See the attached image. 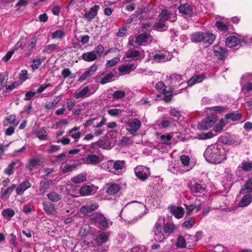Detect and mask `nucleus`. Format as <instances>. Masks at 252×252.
<instances>
[{
	"instance_id": "nucleus-1",
	"label": "nucleus",
	"mask_w": 252,
	"mask_h": 252,
	"mask_svg": "<svg viewBox=\"0 0 252 252\" xmlns=\"http://www.w3.org/2000/svg\"><path fill=\"white\" fill-rule=\"evenodd\" d=\"M204 157L209 163L219 164L226 159V154L222 146L218 144L208 146L204 152Z\"/></svg>"
},
{
	"instance_id": "nucleus-2",
	"label": "nucleus",
	"mask_w": 252,
	"mask_h": 252,
	"mask_svg": "<svg viewBox=\"0 0 252 252\" xmlns=\"http://www.w3.org/2000/svg\"><path fill=\"white\" fill-rule=\"evenodd\" d=\"M106 119L103 117L97 116L95 118H90L86 121L85 123L83 124L82 126L85 128V132H90L92 131V128H94V135L99 136L103 134L104 130L102 129L97 130L96 128H100L106 125Z\"/></svg>"
},
{
	"instance_id": "nucleus-3",
	"label": "nucleus",
	"mask_w": 252,
	"mask_h": 252,
	"mask_svg": "<svg viewBox=\"0 0 252 252\" xmlns=\"http://www.w3.org/2000/svg\"><path fill=\"white\" fill-rule=\"evenodd\" d=\"M90 221L91 224H94L96 227L102 230H105L108 228L109 225L112 224L101 213H96L91 215Z\"/></svg>"
},
{
	"instance_id": "nucleus-4",
	"label": "nucleus",
	"mask_w": 252,
	"mask_h": 252,
	"mask_svg": "<svg viewBox=\"0 0 252 252\" xmlns=\"http://www.w3.org/2000/svg\"><path fill=\"white\" fill-rule=\"evenodd\" d=\"M155 240L158 242H162L168 237L165 232H164L163 226L161 222L158 221L153 228Z\"/></svg>"
},
{
	"instance_id": "nucleus-5",
	"label": "nucleus",
	"mask_w": 252,
	"mask_h": 252,
	"mask_svg": "<svg viewBox=\"0 0 252 252\" xmlns=\"http://www.w3.org/2000/svg\"><path fill=\"white\" fill-rule=\"evenodd\" d=\"M108 166H113L109 169V171L113 173L116 175H119L123 172V169L126 167V162L124 160H116L113 161L112 160L108 161L107 162Z\"/></svg>"
},
{
	"instance_id": "nucleus-6",
	"label": "nucleus",
	"mask_w": 252,
	"mask_h": 252,
	"mask_svg": "<svg viewBox=\"0 0 252 252\" xmlns=\"http://www.w3.org/2000/svg\"><path fill=\"white\" fill-rule=\"evenodd\" d=\"M215 27L217 28V31L219 32H222V34L230 32L232 26H231L224 18L217 20L215 22Z\"/></svg>"
},
{
	"instance_id": "nucleus-7",
	"label": "nucleus",
	"mask_w": 252,
	"mask_h": 252,
	"mask_svg": "<svg viewBox=\"0 0 252 252\" xmlns=\"http://www.w3.org/2000/svg\"><path fill=\"white\" fill-rule=\"evenodd\" d=\"M216 122V118L214 116H207L202 122L198 123L197 128L199 130H207L213 126Z\"/></svg>"
},
{
	"instance_id": "nucleus-8",
	"label": "nucleus",
	"mask_w": 252,
	"mask_h": 252,
	"mask_svg": "<svg viewBox=\"0 0 252 252\" xmlns=\"http://www.w3.org/2000/svg\"><path fill=\"white\" fill-rule=\"evenodd\" d=\"M114 76V74L111 71L106 74L104 72H102L98 73L94 79L96 82H99L100 84L104 85L113 81V78Z\"/></svg>"
},
{
	"instance_id": "nucleus-9",
	"label": "nucleus",
	"mask_w": 252,
	"mask_h": 252,
	"mask_svg": "<svg viewBox=\"0 0 252 252\" xmlns=\"http://www.w3.org/2000/svg\"><path fill=\"white\" fill-rule=\"evenodd\" d=\"M134 173L137 178L142 181L147 179L150 174L149 169L141 165H138L135 168Z\"/></svg>"
},
{
	"instance_id": "nucleus-10",
	"label": "nucleus",
	"mask_w": 252,
	"mask_h": 252,
	"mask_svg": "<svg viewBox=\"0 0 252 252\" xmlns=\"http://www.w3.org/2000/svg\"><path fill=\"white\" fill-rule=\"evenodd\" d=\"M213 51L214 56L219 60H224L228 56V50L218 44L214 46Z\"/></svg>"
},
{
	"instance_id": "nucleus-11",
	"label": "nucleus",
	"mask_w": 252,
	"mask_h": 252,
	"mask_svg": "<svg viewBox=\"0 0 252 252\" xmlns=\"http://www.w3.org/2000/svg\"><path fill=\"white\" fill-rule=\"evenodd\" d=\"M190 191L192 193H203L205 191L206 185L202 181L199 182L193 181L189 185Z\"/></svg>"
},
{
	"instance_id": "nucleus-12",
	"label": "nucleus",
	"mask_w": 252,
	"mask_h": 252,
	"mask_svg": "<svg viewBox=\"0 0 252 252\" xmlns=\"http://www.w3.org/2000/svg\"><path fill=\"white\" fill-rule=\"evenodd\" d=\"M150 36V34L146 32L140 33L136 36L134 42L138 45H146L151 41Z\"/></svg>"
},
{
	"instance_id": "nucleus-13",
	"label": "nucleus",
	"mask_w": 252,
	"mask_h": 252,
	"mask_svg": "<svg viewBox=\"0 0 252 252\" xmlns=\"http://www.w3.org/2000/svg\"><path fill=\"white\" fill-rule=\"evenodd\" d=\"M100 8L99 5H95L92 7L89 11H87L83 16L88 22H91L97 15L98 11Z\"/></svg>"
},
{
	"instance_id": "nucleus-14",
	"label": "nucleus",
	"mask_w": 252,
	"mask_h": 252,
	"mask_svg": "<svg viewBox=\"0 0 252 252\" xmlns=\"http://www.w3.org/2000/svg\"><path fill=\"white\" fill-rule=\"evenodd\" d=\"M90 91L89 86H85L82 90L76 91L74 94V97L76 99H79L89 96L95 92V90L93 92H90Z\"/></svg>"
},
{
	"instance_id": "nucleus-15",
	"label": "nucleus",
	"mask_w": 252,
	"mask_h": 252,
	"mask_svg": "<svg viewBox=\"0 0 252 252\" xmlns=\"http://www.w3.org/2000/svg\"><path fill=\"white\" fill-rule=\"evenodd\" d=\"M43 208L48 215L55 216L57 213L54 204L49 201L43 202Z\"/></svg>"
},
{
	"instance_id": "nucleus-16",
	"label": "nucleus",
	"mask_w": 252,
	"mask_h": 252,
	"mask_svg": "<svg viewBox=\"0 0 252 252\" xmlns=\"http://www.w3.org/2000/svg\"><path fill=\"white\" fill-rule=\"evenodd\" d=\"M216 37V35L212 33L203 32L202 42L206 47H208L214 43Z\"/></svg>"
},
{
	"instance_id": "nucleus-17",
	"label": "nucleus",
	"mask_w": 252,
	"mask_h": 252,
	"mask_svg": "<svg viewBox=\"0 0 252 252\" xmlns=\"http://www.w3.org/2000/svg\"><path fill=\"white\" fill-rule=\"evenodd\" d=\"M31 187V184L30 183L29 181L27 179L24 182L20 183L19 186L16 188V192L17 195H22L24 191L30 188Z\"/></svg>"
},
{
	"instance_id": "nucleus-18",
	"label": "nucleus",
	"mask_w": 252,
	"mask_h": 252,
	"mask_svg": "<svg viewBox=\"0 0 252 252\" xmlns=\"http://www.w3.org/2000/svg\"><path fill=\"white\" fill-rule=\"evenodd\" d=\"M241 41V38L239 39L236 36L231 35L226 39L225 45L228 47L233 48L238 45Z\"/></svg>"
},
{
	"instance_id": "nucleus-19",
	"label": "nucleus",
	"mask_w": 252,
	"mask_h": 252,
	"mask_svg": "<svg viewBox=\"0 0 252 252\" xmlns=\"http://www.w3.org/2000/svg\"><path fill=\"white\" fill-rule=\"evenodd\" d=\"M102 161V159L98 156L94 154H88L85 159L87 164L96 165Z\"/></svg>"
},
{
	"instance_id": "nucleus-20",
	"label": "nucleus",
	"mask_w": 252,
	"mask_h": 252,
	"mask_svg": "<svg viewBox=\"0 0 252 252\" xmlns=\"http://www.w3.org/2000/svg\"><path fill=\"white\" fill-rule=\"evenodd\" d=\"M109 236V232H100L97 235L94 240L97 245L100 246L108 241Z\"/></svg>"
},
{
	"instance_id": "nucleus-21",
	"label": "nucleus",
	"mask_w": 252,
	"mask_h": 252,
	"mask_svg": "<svg viewBox=\"0 0 252 252\" xmlns=\"http://www.w3.org/2000/svg\"><path fill=\"white\" fill-rule=\"evenodd\" d=\"M53 184V181L51 180L45 179L41 181L39 183V190L42 194H44L50 187Z\"/></svg>"
},
{
	"instance_id": "nucleus-22",
	"label": "nucleus",
	"mask_w": 252,
	"mask_h": 252,
	"mask_svg": "<svg viewBox=\"0 0 252 252\" xmlns=\"http://www.w3.org/2000/svg\"><path fill=\"white\" fill-rule=\"evenodd\" d=\"M98 207V205L95 204L82 206L80 208V212L84 215L89 216L93 211L96 209Z\"/></svg>"
},
{
	"instance_id": "nucleus-23",
	"label": "nucleus",
	"mask_w": 252,
	"mask_h": 252,
	"mask_svg": "<svg viewBox=\"0 0 252 252\" xmlns=\"http://www.w3.org/2000/svg\"><path fill=\"white\" fill-rule=\"evenodd\" d=\"M179 12L183 15H190L192 13V6L188 3L182 4L178 7Z\"/></svg>"
},
{
	"instance_id": "nucleus-24",
	"label": "nucleus",
	"mask_w": 252,
	"mask_h": 252,
	"mask_svg": "<svg viewBox=\"0 0 252 252\" xmlns=\"http://www.w3.org/2000/svg\"><path fill=\"white\" fill-rule=\"evenodd\" d=\"M16 187V185L12 184L10 187H8L3 191L2 189H1L0 198L2 200L7 199L11 195L12 192L15 189Z\"/></svg>"
},
{
	"instance_id": "nucleus-25",
	"label": "nucleus",
	"mask_w": 252,
	"mask_h": 252,
	"mask_svg": "<svg viewBox=\"0 0 252 252\" xmlns=\"http://www.w3.org/2000/svg\"><path fill=\"white\" fill-rule=\"evenodd\" d=\"M171 213L177 219H180L184 214V209L182 207H176L172 206L170 208Z\"/></svg>"
},
{
	"instance_id": "nucleus-26",
	"label": "nucleus",
	"mask_w": 252,
	"mask_h": 252,
	"mask_svg": "<svg viewBox=\"0 0 252 252\" xmlns=\"http://www.w3.org/2000/svg\"><path fill=\"white\" fill-rule=\"evenodd\" d=\"M252 202V195L250 194H246L244 195L238 203L240 207H245L248 206Z\"/></svg>"
},
{
	"instance_id": "nucleus-27",
	"label": "nucleus",
	"mask_w": 252,
	"mask_h": 252,
	"mask_svg": "<svg viewBox=\"0 0 252 252\" xmlns=\"http://www.w3.org/2000/svg\"><path fill=\"white\" fill-rule=\"evenodd\" d=\"M154 59L156 62L160 63L170 60L171 57L168 53H159L154 56Z\"/></svg>"
},
{
	"instance_id": "nucleus-28",
	"label": "nucleus",
	"mask_w": 252,
	"mask_h": 252,
	"mask_svg": "<svg viewBox=\"0 0 252 252\" xmlns=\"http://www.w3.org/2000/svg\"><path fill=\"white\" fill-rule=\"evenodd\" d=\"M21 163V162L20 159H16L15 161H13L8 164L7 168L4 169V172L8 176H10L14 173L13 169L15 166L17 164L20 165Z\"/></svg>"
},
{
	"instance_id": "nucleus-29",
	"label": "nucleus",
	"mask_w": 252,
	"mask_h": 252,
	"mask_svg": "<svg viewBox=\"0 0 252 252\" xmlns=\"http://www.w3.org/2000/svg\"><path fill=\"white\" fill-rule=\"evenodd\" d=\"M81 59L85 62H91L97 59L95 54L93 51L83 53L81 56Z\"/></svg>"
},
{
	"instance_id": "nucleus-30",
	"label": "nucleus",
	"mask_w": 252,
	"mask_h": 252,
	"mask_svg": "<svg viewBox=\"0 0 252 252\" xmlns=\"http://www.w3.org/2000/svg\"><path fill=\"white\" fill-rule=\"evenodd\" d=\"M205 78V76L203 74L194 75L188 80V84L189 86H192L196 83L201 82Z\"/></svg>"
},
{
	"instance_id": "nucleus-31",
	"label": "nucleus",
	"mask_w": 252,
	"mask_h": 252,
	"mask_svg": "<svg viewBox=\"0 0 252 252\" xmlns=\"http://www.w3.org/2000/svg\"><path fill=\"white\" fill-rule=\"evenodd\" d=\"M242 114L236 111L228 113L225 115V119H230L232 121H239L242 119Z\"/></svg>"
},
{
	"instance_id": "nucleus-32",
	"label": "nucleus",
	"mask_w": 252,
	"mask_h": 252,
	"mask_svg": "<svg viewBox=\"0 0 252 252\" xmlns=\"http://www.w3.org/2000/svg\"><path fill=\"white\" fill-rule=\"evenodd\" d=\"M157 136L158 140L160 141V143L166 145H169L171 143L170 140L172 136L170 134H161V133H158L157 132Z\"/></svg>"
},
{
	"instance_id": "nucleus-33",
	"label": "nucleus",
	"mask_w": 252,
	"mask_h": 252,
	"mask_svg": "<svg viewBox=\"0 0 252 252\" xmlns=\"http://www.w3.org/2000/svg\"><path fill=\"white\" fill-rule=\"evenodd\" d=\"M40 162L41 160L38 158H32L29 160L26 167L29 170H32L33 168L40 165Z\"/></svg>"
},
{
	"instance_id": "nucleus-34",
	"label": "nucleus",
	"mask_w": 252,
	"mask_h": 252,
	"mask_svg": "<svg viewBox=\"0 0 252 252\" xmlns=\"http://www.w3.org/2000/svg\"><path fill=\"white\" fill-rule=\"evenodd\" d=\"M126 57L127 58H135L136 60H140L143 58L140 52L134 49H129L126 53Z\"/></svg>"
},
{
	"instance_id": "nucleus-35",
	"label": "nucleus",
	"mask_w": 252,
	"mask_h": 252,
	"mask_svg": "<svg viewBox=\"0 0 252 252\" xmlns=\"http://www.w3.org/2000/svg\"><path fill=\"white\" fill-rule=\"evenodd\" d=\"M136 66L134 64L129 63L119 66V71L121 73H129L132 70H134Z\"/></svg>"
},
{
	"instance_id": "nucleus-36",
	"label": "nucleus",
	"mask_w": 252,
	"mask_h": 252,
	"mask_svg": "<svg viewBox=\"0 0 252 252\" xmlns=\"http://www.w3.org/2000/svg\"><path fill=\"white\" fill-rule=\"evenodd\" d=\"M120 186L116 183L110 184L107 189V193L110 195H113L117 193L120 190Z\"/></svg>"
},
{
	"instance_id": "nucleus-37",
	"label": "nucleus",
	"mask_w": 252,
	"mask_h": 252,
	"mask_svg": "<svg viewBox=\"0 0 252 252\" xmlns=\"http://www.w3.org/2000/svg\"><path fill=\"white\" fill-rule=\"evenodd\" d=\"M126 125L130 128L139 129L141 126V123L139 119L137 118H134L129 120L127 121Z\"/></svg>"
},
{
	"instance_id": "nucleus-38",
	"label": "nucleus",
	"mask_w": 252,
	"mask_h": 252,
	"mask_svg": "<svg viewBox=\"0 0 252 252\" xmlns=\"http://www.w3.org/2000/svg\"><path fill=\"white\" fill-rule=\"evenodd\" d=\"M162 226L164 232L168 235V237L174 232L175 229V226L172 222L164 223Z\"/></svg>"
},
{
	"instance_id": "nucleus-39",
	"label": "nucleus",
	"mask_w": 252,
	"mask_h": 252,
	"mask_svg": "<svg viewBox=\"0 0 252 252\" xmlns=\"http://www.w3.org/2000/svg\"><path fill=\"white\" fill-rule=\"evenodd\" d=\"M203 32H197L193 33L190 36L192 42L194 43L202 42Z\"/></svg>"
},
{
	"instance_id": "nucleus-40",
	"label": "nucleus",
	"mask_w": 252,
	"mask_h": 252,
	"mask_svg": "<svg viewBox=\"0 0 252 252\" xmlns=\"http://www.w3.org/2000/svg\"><path fill=\"white\" fill-rule=\"evenodd\" d=\"M63 95L61 94L57 96L53 101L47 102L45 104V108L47 109H51L55 106L62 99Z\"/></svg>"
},
{
	"instance_id": "nucleus-41",
	"label": "nucleus",
	"mask_w": 252,
	"mask_h": 252,
	"mask_svg": "<svg viewBox=\"0 0 252 252\" xmlns=\"http://www.w3.org/2000/svg\"><path fill=\"white\" fill-rule=\"evenodd\" d=\"M48 199L53 202H57L62 198V195L55 191H52L47 194Z\"/></svg>"
},
{
	"instance_id": "nucleus-42",
	"label": "nucleus",
	"mask_w": 252,
	"mask_h": 252,
	"mask_svg": "<svg viewBox=\"0 0 252 252\" xmlns=\"http://www.w3.org/2000/svg\"><path fill=\"white\" fill-rule=\"evenodd\" d=\"M76 168V165L75 164H66L63 166H61L60 170L63 174H66L74 171Z\"/></svg>"
},
{
	"instance_id": "nucleus-43",
	"label": "nucleus",
	"mask_w": 252,
	"mask_h": 252,
	"mask_svg": "<svg viewBox=\"0 0 252 252\" xmlns=\"http://www.w3.org/2000/svg\"><path fill=\"white\" fill-rule=\"evenodd\" d=\"M26 37H21L12 49L14 50V51L17 50L18 49H21V50L23 49L26 45Z\"/></svg>"
},
{
	"instance_id": "nucleus-44",
	"label": "nucleus",
	"mask_w": 252,
	"mask_h": 252,
	"mask_svg": "<svg viewBox=\"0 0 252 252\" xmlns=\"http://www.w3.org/2000/svg\"><path fill=\"white\" fill-rule=\"evenodd\" d=\"M239 168L244 172H249L252 170V161H244L239 166Z\"/></svg>"
},
{
	"instance_id": "nucleus-45",
	"label": "nucleus",
	"mask_w": 252,
	"mask_h": 252,
	"mask_svg": "<svg viewBox=\"0 0 252 252\" xmlns=\"http://www.w3.org/2000/svg\"><path fill=\"white\" fill-rule=\"evenodd\" d=\"M3 217L7 220H10L15 215V212L10 208L4 209L1 212Z\"/></svg>"
},
{
	"instance_id": "nucleus-46",
	"label": "nucleus",
	"mask_w": 252,
	"mask_h": 252,
	"mask_svg": "<svg viewBox=\"0 0 252 252\" xmlns=\"http://www.w3.org/2000/svg\"><path fill=\"white\" fill-rule=\"evenodd\" d=\"M213 136V134L211 132H208L207 133L201 132L197 133L195 138L199 140H206L211 138Z\"/></svg>"
},
{
	"instance_id": "nucleus-47",
	"label": "nucleus",
	"mask_w": 252,
	"mask_h": 252,
	"mask_svg": "<svg viewBox=\"0 0 252 252\" xmlns=\"http://www.w3.org/2000/svg\"><path fill=\"white\" fill-rule=\"evenodd\" d=\"M86 179V175L84 173H80L78 175L73 177L71 179V181L75 184L81 183Z\"/></svg>"
},
{
	"instance_id": "nucleus-48",
	"label": "nucleus",
	"mask_w": 252,
	"mask_h": 252,
	"mask_svg": "<svg viewBox=\"0 0 252 252\" xmlns=\"http://www.w3.org/2000/svg\"><path fill=\"white\" fill-rule=\"evenodd\" d=\"M37 39L34 36L31 39V41L29 43L28 46V53L27 54V56H30L32 54V49L35 47L36 44Z\"/></svg>"
},
{
	"instance_id": "nucleus-49",
	"label": "nucleus",
	"mask_w": 252,
	"mask_h": 252,
	"mask_svg": "<svg viewBox=\"0 0 252 252\" xmlns=\"http://www.w3.org/2000/svg\"><path fill=\"white\" fill-rule=\"evenodd\" d=\"M252 82V73H247L244 74L240 80V83L243 84H248Z\"/></svg>"
},
{
	"instance_id": "nucleus-50",
	"label": "nucleus",
	"mask_w": 252,
	"mask_h": 252,
	"mask_svg": "<svg viewBox=\"0 0 252 252\" xmlns=\"http://www.w3.org/2000/svg\"><path fill=\"white\" fill-rule=\"evenodd\" d=\"M93 189L90 186H84L80 189L79 193L82 196L88 195L91 194Z\"/></svg>"
},
{
	"instance_id": "nucleus-51",
	"label": "nucleus",
	"mask_w": 252,
	"mask_h": 252,
	"mask_svg": "<svg viewBox=\"0 0 252 252\" xmlns=\"http://www.w3.org/2000/svg\"><path fill=\"white\" fill-rule=\"evenodd\" d=\"M210 110L211 112H216L217 114H220L226 111L227 108L225 107L221 106H215L210 107Z\"/></svg>"
},
{
	"instance_id": "nucleus-52",
	"label": "nucleus",
	"mask_w": 252,
	"mask_h": 252,
	"mask_svg": "<svg viewBox=\"0 0 252 252\" xmlns=\"http://www.w3.org/2000/svg\"><path fill=\"white\" fill-rule=\"evenodd\" d=\"M35 135L41 140H45L47 136L46 131L43 127H41L36 131Z\"/></svg>"
},
{
	"instance_id": "nucleus-53",
	"label": "nucleus",
	"mask_w": 252,
	"mask_h": 252,
	"mask_svg": "<svg viewBox=\"0 0 252 252\" xmlns=\"http://www.w3.org/2000/svg\"><path fill=\"white\" fill-rule=\"evenodd\" d=\"M169 114L176 121L179 120L181 117L180 111L175 108H171L169 110Z\"/></svg>"
},
{
	"instance_id": "nucleus-54",
	"label": "nucleus",
	"mask_w": 252,
	"mask_h": 252,
	"mask_svg": "<svg viewBox=\"0 0 252 252\" xmlns=\"http://www.w3.org/2000/svg\"><path fill=\"white\" fill-rule=\"evenodd\" d=\"M165 21L159 19V21L155 24V27L158 31L166 30L167 27L166 26Z\"/></svg>"
},
{
	"instance_id": "nucleus-55",
	"label": "nucleus",
	"mask_w": 252,
	"mask_h": 252,
	"mask_svg": "<svg viewBox=\"0 0 252 252\" xmlns=\"http://www.w3.org/2000/svg\"><path fill=\"white\" fill-rule=\"evenodd\" d=\"M104 51V47L101 44H99L96 46L92 51L94 53V54H95L96 57L98 58L101 57Z\"/></svg>"
},
{
	"instance_id": "nucleus-56",
	"label": "nucleus",
	"mask_w": 252,
	"mask_h": 252,
	"mask_svg": "<svg viewBox=\"0 0 252 252\" xmlns=\"http://www.w3.org/2000/svg\"><path fill=\"white\" fill-rule=\"evenodd\" d=\"M176 245L178 248L181 249L185 248L186 247V240L183 236H178Z\"/></svg>"
},
{
	"instance_id": "nucleus-57",
	"label": "nucleus",
	"mask_w": 252,
	"mask_h": 252,
	"mask_svg": "<svg viewBox=\"0 0 252 252\" xmlns=\"http://www.w3.org/2000/svg\"><path fill=\"white\" fill-rule=\"evenodd\" d=\"M65 35L64 31L63 30H57L52 33V38L61 39Z\"/></svg>"
},
{
	"instance_id": "nucleus-58",
	"label": "nucleus",
	"mask_w": 252,
	"mask_h": 252,
	"mask_svg": "<svg viewBox=\"0 0 252 252\" xmlns=\"http://www.w3.org/2000/svg\"><path fill=\"white\" fill-rule=\"evenodd\" d=\"M242 90L244 92L245 96L247 97L249 95L248 93L252 91V82L248 83V84H243Z\"/></svg>"
},
{
	"instance_id": "nucleus-59",
	"label": "nucleus",
	"mask_w": 252,
	"mask_h": 252,
	"mask_svg": "<svg viewBox=\"0 0 252 252\" xmlns=\"http://www.w3.org/2000/svg\"><path fill=\"white\" fill-rule=\"evenodd\" d=\"M120 61V57H117L113 58L110 60L107 61L106 66V67H112L116 65Z\"/></svg>"
},
{
	"instance_id": "nucleus-60",
	"label": "nucleus",
	"mask_w": 252,
	"mask_h": 252,
	"mask_svg": "<svg viewBox=\"0 0 252 252\" xmlns=\"http://www.w3.org/2000/svg\"><path fill=\"white\" fill-rule=\"evenodd\" d=\"M180 160L182 164L185 166H187L189 165L190 158L189 156H186L185 155H182L180 157Z\"/></svg>"
},
{
	"instance_id": "nucleus-61",
	"label": "nucleus",
	"mask_w": 252,
	"mask_h": 252,
	"mask_svg": "<svg viewBox=\"0 0 252 252\" xmlns=\"http://www.w3.org/2000/svg\"><path fill=\"white\" fill-rule=\"evenodd\" d=\"M125 95V93L124 92L122 91H115L112 95L113 98L114 100H117L119 99L122 98Z\"/></svg>"
},
{
	"instance_id": "nucleus-62",
	"label": "nucleus",
	"mask_w": 252,
	"mask_h": 252,
	"mask_svg": "<svg viewBox=\"0 0 252 252\" xmlns=\"http://www.w3.org/2000/svg\"><path fill=\"white\" fill-rule=\"evenodd\" d=\"M252 191V186L245 184L240 191L242 194H248Z\"/></svg>"
},
{
	"instance_id": "nucleus-63",
	"label": "nucleus",
	"mask_w": 252,
	"mask_h": 252,
	"mask_svg": "<svg viewBox=\"0 0 252 252\" xmlns=\"http://www.w3.org/2000/svg\"><path fill=\"white\" fill-rule=\"evenodd\" d=\"M7 81V76H5L4 73H0V91L5 86Z\"/></svg>"
},
{
	"instance_id": "nucleus-64",
	"label": "nucleus",
	"mask_w": 252,
	"mask_h": 252,
	"mask_svg": "<svg viewBox=\"0 0 252 252\" xmlns=\"http://www.w3.org/2000/svg\"><path fill=\"white\" fill-rule=\"evenodd\" d=\"M108 114L112 117H118L120 114L121 111L117 108L109 109L107 111Z\"/></svg>"
}]
</instances>
